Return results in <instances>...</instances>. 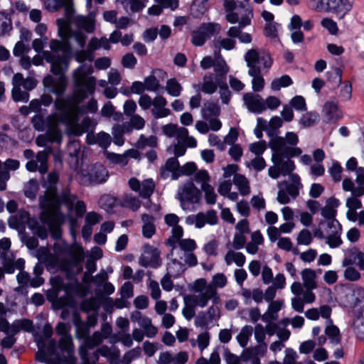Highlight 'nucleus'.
Returning <instances> with one entry per match:
<instances>
[{
	"mask_svg": "<svg viewBox=\"0 0 364 364\" xmlns=\"http://www.w3.org/2000/svg\"><path fill=\"white\" fill-rule=\"evenodd\" d=\"M38 188L39 187L37 180L34 178L30 179L24 186V196L28 198L33 199L36 196Z\"/></svg>",
	"mask_w": 364,
	"mask_h": 364,
	"instance_id": "c756f323",
	"label": "nucleus"
},
{
	"mask_svg": "<svg viewBox=\"0 0 364 364\" xmlns=\"http://www.w3.org/2000/svg\"><path fill=\"white\" fill-rule=\"evenodd\" d=\"M233 183L237 186L241 195L246 196L250 193L249 182L245 176L242 174H235Z\"/></svg>",
	"mask_w": 364,
	"mask_h": 364,
	"instance_id": "393cba45",
	"label": "nucleus"
},
{
	"mask_svg": "<svg viewBox=\"0 0 364 364\" xmlns=\"http://www.w3.org/2000/svg\"><path fill=\"white\" fill-rule=\"evenodd\" d=\"M41 220L46 225L54 240H59L62 236L61 225L64 223V215L60 209L43 210Z\"/></svg>",
	"mask_w": 364,
	"mask_h": 364,
	"instance_id": "423d86ee",
	"label": "nucleus"
},
{
	"mask_svg": "<svg viewBox=\"0 0 364 364\" xmlns=\"http://www.w3.org/2000/svg\"><path fill=\"white\" fill-rule=\"evenodd\" d=\"M85 259V254L81 247L70 251V258L63 262V269L66 271L68 277H75L82 272V263Z\"/></svg>",
	"mask_w": 364,
	"mask_h": 364,
	"instance_id": "1a4fd4ad",
	"label": "nucleus"
},
{
	"mask_svg": "<svg viewBox=\"0 0 364 364\" xmlns=\"http://www.w3.org/2000/svg\"><path fill=\"white\" fill-rule=\"evenodd\" d=\"M204 192V198L207 204L214 205L217 200V194L215 192L214 188L210 185H206L201 188Z\"/></svg>",
	"mask_w": 364,
	"mask_h": 364,
	"instance_id": "ea45409f",
	"label": "nucleus"
},
{
	"mask_svg": "<svg viewBox=\"0 0 364 364\" xmlns=\"http://www.w3.org/2000/svg\"><path fill=\"white\" fill-rule=\"evenodd\" d=\"M156 146L157 138L155 136H150L149 137H146L144 135L141 134L136 143V147L137 149H144L146 146L154 148L156 147Z\"/></svg>",
	"mask_w": 364,
	"mask_h": 364,
	"instance_id": "72a5a7b5",
	"label": "nucleus"
},
{
	"mask_svg": "<svg viewBox=\"0 0 364 364\" xmlns=\"http://www.w3.org/2000/svg\"><path fill=\"white\" fill-rule=\"evenodd\" d=\"M183 235V228L180 225H176L172 228L171 230V236L166 241V244L169 246L174 247L176 243L179 240H181V237Z\"/></svg>",
	"mask_w": 364,
	"mask_h": 364,
	"instance_id": "e433bc0d",
	"label": "nucleus"
},
{
	"mask_svg": "<svg viewBox=\"0 0 364 364\" xmlns=\"http://www.w3.org/2000/svg\"><path fill=\"white\" fill-rule=\"evenodd\" d=\"M223 6L228 12L225 18L229 23L238 22L241 26H247L251 23L253 11L248 4L235 0H224Z\"/></svg>",
	"mask_w": 364,
	"mask_h": 364,
	"instance_id": "20e7f679",
	"label": "nucleus"
},
{
	"mask_svg": "<svg viewBox=\"0 0 364 364\" xmlns=\"http://www.w3.org/2000/svg\"><path fill=\"white\" fill-rule=\"evenodd\" d=\"M302 153L301 149H285L284 151H272V161L279 167L282 175H289L294 169V162L290 159L299 156Z\"/></svg>",
	"mask_w": 364,
	"mask_h": 364,
	"instance_id": "39448f33",
	"label": "nucleus"
},
{
	"mask_svg": "<svg viewBox=\"0 0 364 364\" xmlns=\"http://www.w3.org/2000/svg\"><path fill=\"white\" fill-rule=\"evenodd\" d=\"M97 144L103 149H107L111 144V136L109 134L101 132L97 135Z\"/></svg>",
	"mask_w": 364,
	"mask_h": 364,
	"instance_id": "680f3d73",
	"label": "nucleus"
},
{
	"mask_svg": "<svg viewBox=\"0 0 364 364\" xmlns=\"http://www.w3.org/2000/svg\"><path fill=\"white\" fill-rule=\"evenodd\" d=\"M243 100L248 109L254 113L259 114L266 109L264 100L258 94L245 93Z\"/></svg>",
	"mask_w": 364,
	"mask_h": 364,
	"instance_id": "dca6fc26",
	"label": "nucleus"
},
{
	"mask_svg": "<svg viewBox=\"0 0 364 364\" xmlns=\"http://www.w3.org/2000/svg\"><path fill=\"white\" fill-rule=\"evenodd\" d=\"M120 294L122 299H130L134 296V286L130 282L124 283L120 289Z\"/></svg>",
	"mask_w": 364,
	"mask_h": 364,
	"instance_id": "774afa93",
	"label": "nucleus"
},
{
	"mask_svg": "<svg viewBox=\"0 0 364 364\" xmlns=\"http://www.w3.org/2000/svg\"><path fill=\"white\" fill-rule=\"evenodd\" d=\"M51 51L43 52L44 60L50 64L52 73H60L68 70L71 57V49L68 45L59 40L53 39L50 42Z\"/></svg>",
	"mask_w": 364,
	"mask_h": 364,
	"instance_id": "7ed1b4c3",
	"label": "nucleus"
},
{
	"mask_svg": "<svg viewBox=\"0 0 364 364\" xmlns=\"http://www.w3.org/2000/svg\"><path fill=\"white\" fill-rule=\"evenodd\" d=\"M219 23L210 22L203 23L196 31L192 32L191 43L196 46H202L206 41L220 31Z\"/></svg>",
	"mask_w": 364,
	"mask_h": 364,
	"instance_id": "6e6552de",
	"label": "nucleus"
},
{
	"mask_svg": "<svg viewBox=\"0 0 364 364\" xmlns=\"http://www.w3.org/2000/svg\"><path fill=\"white\" fill-rule=\"evenodd\" d=\"M73 81L75 89L72 97H68L66 99H56L54 102L55 109L65 112L66 117H70L71 111L75 112V109L78 111L79 105L95 91V79L87 75L83 65L79 66L73 72Z\"/></svg>",
	"mask_w": 364,
	"mask_h": 364,
	"instance_id": "f257e3e1",
	"label": "nucleus"
},
{
	"mask_svg": "<svg viewBox=\"0 0 364 364\" xmlns=\"http://www.w3.org/2000/svg\"><path fill=\"white\" fill-rule=\"evenodd\" d=\"M48 154L45 151H38L36 154V161L39 163L38 171L44 174L48 171Z\"/></svg>",
	"mask_w": 364,
	"mask_h": 364,
	"instance_id": "79ce46f5",
	"label": "nucleus"
},
{
	"mask_svg": "<svg viewBox=\"0 0 364 364\" xmlns=\"http://www.w3.org/2000/svg\"><path fill=\"white\" fill-rule=\"evenodd\" d=\"M124 205L131 208L133 211H136L141 206V201L132 195H127L124 198Z\"/></svg>",
	"mask_w": 364,
	"mask_h": 364,
	"instance_id": "052dcab7",
	"label": "nucleus"
},
{
	"mask_svg": "<svg viewBox=\"0 0 364 364\" xmlns=\"http://www.w3.org/2000/svg\"><path fill=\"white\" fill-rule=\"evenodd\" d=\"M2 265L4 271L7 274H13L15 269L23 270L24 269L25 260L22 258H18L17 260L14 261L12 259L4 257L2 258Z\"/></svg>",
	"mask_w": 364,
	"mask_h": 364,
	"instance_id": "aec40b11",
	"label": "nucleus"
},
{
	"mask_svg": "<svg viewBox=\"0 0 364 364\" xmlns=\"http://www.w3.org/2000/svg\"><path fill=\"white\" fill-rule=\"evenodd\" d=\"M202 193L194 184L192 180L185 182L178 190V199L181 203V207L184 209L183 203L188 202L190 203H198L200 201Z\"/></svg>",
	"mask_w": 364,
	"mask_h": 364,
	"instance_id": "9b49d317",
	"label": "nucleus"
},
{
	"mask_svg": "<svg viewBox=\"0 0 364 364\" xmlns=\"http://www.w3.org/2000/svg\"><path fill=\"white\" fill-rule=\"evenodd\" d=\"M97 102L95 99L91 98L87 105L84 107H80L78 111L75 109L76 113H95L97 110Z\"/></svg>",
	"mask_w": 364,
	"mask_h": 364,
	"instance_id": "bf43d9fd",
	"label": "nucleus"
},
{
	"mask_svg": "<svg viewBox=\"0 0 364 364\" xmlns=\"http://www.w3.org/2000/svg\"><path fill=\"white\" fill-rule=\"evenodd\" d=\"M318 115L314 112H306L300 119V123L304 127L313 126L318 121Z\"/></svg>",
	"mask_w": 364,
	"mask_h": 364,
	"instance_id": "49530a36",
	"label": "nucleus"
},
{
	"mask_svg": "<svg viewBox=\"0 0 364 364\" xmlns=\"http://www.w3.org/2000/svg\"><path fill=\"white\" fill-rule=\"evenodd\" d=\"M87 176L90 183L100 184L107 181L108 172L102 165L95 164Z\"/></svg>",
	"mask_w": 364,
	"mask_h": 364,
	"instance_id": "f3484780",
	"label": "nucleus"
},
{
	"mask_svg": "<svg viewBox=\"0 0 364 364\" xmlns=\"http://www.w3.org/2000/svg\"><path fill=\"white\" fill-rule=\"evenodd\" d=\"M11 95L12 98L15 102H27L29 97L27 92L21 91V87H13Z\"/></svg>",
	"mask_w": 364,
	"mask_h": 364,
	"instance_id": "0e129e2a",
	"label": "nucleus"
},
{
	"mask_svg": "<svg viewBox=\"0 0 364 364\" xmlns=\"http://www.w3.org/2000/svg\"><path fill=\"white\" fill-rule=\"evenodd\" d=\"M193 179L197 183L200 185L201 188L204 186L209 185L210 181V176L206 170H200L196 172Z\"/></svg>",
	"mask_w": 364,
	"mask_h": 364,
	"instance_id": "a18cd8bd",
	"label": "nucleus"
},
{
	"mask_svg": "<svg viewBox=\"0 0 364 364\" xmlns=\"http://www.w3.org/2000/svg\"><path fill=\"white\" fill-rule=\"evenodd\" d=\"M303 284L306 289H314L316 288V273L311 269H304L301 273Z\"/></svg>",
	"mask_w": 364,
	"mask_h": 364,
	"instance_id": "5701e85b",
	"label": "nucleus"
},
{
	"mask_svg": "<svg viewBox=\"0 0 364 364\" xmlns=\"http://www.w3.org/2000/svg\"><path fill=\"white\" fill-rule=\"evenodd\" d=\"M214 45L219 49L223 48L227 50H230L235 48V41L229 38H223L221 40H215Z\"/></svg>",
	"mask_w": 364,
	"mask_h": 364,
	"instance_id": "6e6d98bb",
	"label": "nucleus"
},
{
	"mask_svg": "<svg viewBox=\"0 0 364 364\" xmlns=\"http://www.w3.org/2000/svg\"><path fill=\"white\" fill-rule=\"evenodd\" d=\"M217 83L220 88L219 93L222 102L223 104L228 105L231 99L232 93L229 90L226 82H225L224 79H222L221 82L220 79H217Z\"/></svg>",
	"mask_w": 364,
	"mask_h": 364,
	"instance_id": "7c9ffc66",
	"label": "nucleus"
},
{
	"mask_svg": "<svg viewBox=\"0 0 364 364\" xmlns=\"http://www.w3.org/2000/svg\"><path fill=\"white\" fill-rule=\"evenodd\" d=\"M298 245H309L312 241V235L311 232L307 229L301 230L296 238Z\"/></svg>",
	"mask_w": 364,
	"mask_h": 364,
	"instance_id": "5fc2aeb1",
	"label": "nucleus"
},
{
	"mask_svg": "<svg viewBox=\"0 0 364 364\" xmlns=\"http://www.w3.org/2000/svg\"><path fill=\"white\" fill-rule=\"evenodd\" d=\"M325 334L330 340V343L333 345H338L341 343V336L339 328L334 326H327L325 329Z\"/></svg>",
	"mask_w": 364,
	"mask_h": 364,
	"instance_id": "a878e982",
	"label": "nucleus"
},
{
	"mask_svg": "<svg viewBox=\"0 0 364 364\" xmlns=\"http://www.w3.org/2000/svg\"><path fill=\"white\" fill-rule=\"evenodd\" d=\"M342 171L343 168L337 161H333L331 166L328 168V172L334 182H339L341 180Z\"/></svg>",
	"mask_w": 364,
	"mask_h": 364,
	"instance_id": "c03bdc74",
	"label": "nucleus"
},
{
	"mask_svg": "<svg viewBox=\"0 0 364 364\" xmlns=\"http://www.w3.org/2000/svg\"><path fill=\"white\" fill-rule=\"evenodd\" d=\"M74 323L76 326V330L78 334L82 338L89 337V328L85 323L82 322L78 314H74Z\"/></svg>",
	"mask_w": 364,
	"mask_h": 364,
	"instance_id": "4c0bfd02",
	"label": "nucleus"
},
{
	"mask_svg": "<svg viewBox=\"0 0 364 364\" xmlns=\"http://www.w3.org/2000/svg\"><path fill=\"white\" fill-rule=\"evenodd\" d=\"M323 112L328 122H336L341 117L338 105L333 102H326Z\"/></svg>",
	"mask_w": 364,
	"mask_h": 364,
	"instance_id": "412c9836",
	"label": "nucleus"
},
{
	"mask_svg": "<svg viewBox=\"0 0 364 364\" xmlns=\"http://www.w3.org/2000/svg\"><path fill=\"white\" fill-rule=\"evenodd\" d=\"M291 108H294L299 111H306V105L304 97L301 95H296L289 102V105Z\"/></svg>",
	"mask_w": 364,
	"mask_h": 364,
	"instance_id": "8fccbe9b",
	"label": "nucleus"
},
{
	"mask_svg": "<svg viewBox=\"0 0 364 364\" xmlns=\"http://www.w3.org/2000/svg\"><path fill=\"white\" fill-rule=\"evenodd\" d=\"M68 0H44L46 8L51 11H56L68 2Z\"/></svg>",
	"mask_w": 364,
	"mask_h": 364,
	"instance_id": "69168bd1",
	"label": "nucleus"
},
{
	"mask_svg": "<svg viewBox=\"0 0 364 364\" xmlns=\"http://www.w3.org/2000/svg\"><path fill=\"white\" fill-rule=\"evenodd\" d=\"M144 84L145 85L146 90L151 92H156L160 87L159 81L153 75L146 77L144 78Z\"/></svg>",
	"mask_w": 364,
	"mask_h": 364,
	"instance_id": "de8ad7c7",
	"label": "nucleus"
},
{
	"mask_svg": "<svg viewBox=\"0 0 364 364\" xmlns=\"http://www.w3.org/2000/svg\"><path fill=\"white\" fill-rule=\"evenodd\" d=\"M143 222L142 235L146 238H151L156 233L154 218L152 215L144 213L141 217Z\"/></svg>",
	"mask_w": 364,
	"mask_h": 364,
	"instance_id": "a211bd4d",
	"label": "nucleus"
},
{
	"mask_svg": "<svg viewBox=\"0 0 364 364\" xmlns=\"http://www.w3.org/2000/svg\"><path fill=\"white\" fill-rule=\"evenodd\" d=\"M185 265L181 262L173 259L171 263L168 264L167 271L174 277H177L185 270Z\"/></svg>",
	"mask_w": 364,
	"mask_h": 364,
	"instance_id": "58836bf2",
	"label": "nucleus"
},
{
	"mask_svg": "<svg viewBox=\"0 0 364 364\" xmlns=\"http://www.w3.org/2000/svg\"><path fill=\"white\" fill-rule=\"evenodd\" d=\"M112 129V134L114 135V143L117 146H122L124 141L123 138V134L125 132H129V129L127 128V124L124 123L122 126H114Z\"/></svg>",
	"mask_w": 364,
	"mask_h": 364,
	"instance_id": "c85d7f7f",
	"label": "nucleus"
},
{
	"mask_svg": "<svg viewBox=\"0 0 364 364\" xmlns=\"http://www.w3.org/2000/svg\"><path fill=\"white\" fill-rule=\"evenodd\" d=\"M166 90L172 97L180 96L183 87L176 78L168 79L166 85Z\"/></svg>",
	"mask_w": 364,
	"mask_h": 364,
	"instance_id": "bb28decb",
	"label": "nucleus"
},
{
	"mask_svg": "<svg viewBox=\"0 0 364 364\" xmlns=\"http://www.w3.org/2000/svg\"><path fill=\"white\" fill-rule=\"evenodd\" d=\"M267 149V143L264 140H261L250 144V151L257 156H261Z\"/></svg>",
	"mask_w": 364,
	"mask_h": 364,
	"instance_id": "09e8293b",
	"label": "nucleus"
},
{
	"mask_svg": "<svg viewBox=\"0 0 364 364\" xmlns=\"http://www.w3.org/2000/svg\"><path fill=\"white\" fill-rule=\"evenodd\" d=\"M245 60L249 68L248 74L250 75L260 74V63H262L264 68H269L272 65V60L268 53L259 55L255 49H250L245 53Z\"/></svg>",
	"mask_w": 364,
	"mask_h": 364,
	"instance_id": "0eeeda50",
	"label": "nucleus"
},
{
	"mask_svg": "<svg viewBox=\"0 0 364 364\" xmlns=\"http://www.w3.org/2000/svg\"><path fill=\"white\" fill-rule=\"evenodd\" d=\"M341 233L339 231H335V233H331L326 237V243L329 245L331 248H336L340 246L342 243L341 238Z\"/></svg>",
	"mask_w": 364,
	"mask_h": 364,
	"instance_id": "603ef678",
	"label": "nucleus"
},
{
	"mask_svg": "<svg viewBox=\"0 0 364 364\" xmlns=\"http://www.w3.org/2000/svg\"><path fill=\"white\" fill-rule=\"evenodd\" d=\"M293 81L291 78L287 75H284L279 78L274 79L271 83V88L272 90L277 91L281 89V87H289L292 85Z\"/></svg>",
	"mask_w": 364,
	"mask_h": 364,
	"instance_id": "473e14b6",
	"label": "nucleus"
},
{
	"mask_svg": "<svg viewBox=\"0 0 364 364\" xmlns=\"http://www.w3.org/2000/svg\"><path fill=\"white\" fill-rule=\"evenodd\" d=\"M92 120L90 117H84L80 124L73 126V132L77 136H80L85 132H87L91 127Z\"/></svg>",
	"mask_w": 364,
	"mask_h": 364,
	"instance_id": "c9c22d12",
	"label": "nucleus"
},
{
	"mask_svg": "<svg viewBox=\"0 0 364 364\" xmlns=\"http://www.w3.org/2000/svg\"><path fill=\"white\" fill-rule=\"evenodd\" d=\"M103 339H105V338L102 333L99 331H95L91 337H87L85 341L87 347L90 349H92L101 344Z\"/></svg>",
	"mask_w": 364,
	"mask_h": 364,
	"instance_id": "a19ab883",
	"label": "nucleus"
},
{
	"mask_svg": "<svg viewBox=\"0 0 364 364\" xmlns=\"http://www.w3.org/2000/svg\"><path fill=\"white\" fill-rule=\"evenodd\" d=\"M270 304L269 305L268 311L269 314L267 315H263L262 319L263 321H269L271 320H275L277 316L274 314H277L282 309L283 301H269Z\"/></svg>",
	"mask_w": 364,
	"mask_h": 364,
	"instance_id": "cd10ccee",
	"label": "nucleus"
},
{
	"mask_svg": "<svg viewBox=\"0 0 364 364\" xmlns=\"http://www.w3.org/2000/svg\"><path fill=\"white\" fill-rule=\"evenodd\" d=\"M67 70H65L60 73H53L55 75H58V77L54 82L50 92L57 96H61L65 92L67 87V79L65 74Z\"/></svg>",
	"mask_w": 364,
	"mask_h": 364,
	"instance_id": "4be33fe9",
	"label": "nucleus"
},
{
	"mask_svg": "<svg viewBox=\"0 0 364 364\" xmlns=\"http://www.w3.org/2000/svg\"><path fill=\"white\" fill-rule=\"evenodd\" d=\"M351 297L354 296L355 300H351L350 302L353 304L354 306H358L364 301V289L361 287H356L353 290H350Z\"/></svg>",
	"mask_w": 364,
	"mask_h": 364,
	"instance_id": "864d4df0",
	"label": "nucleus"
},
{
	"mask_svg": "<svg viewBox=\"0 0 364 364\" xmlns=\"http://www.w3.org/2000/svg\"><path fill=\"white\" fill-rule=\"evenodd\" d=\"M123 6L130 8L132 12H139L144 9V4L140 0H119Z\"/></svg>",
	"mask_w": 364,
	"mask_h": 364,
	"instance_id": "37998d69",
	"label": "nucleus"
},
{
	"mask_svg": "<svg viewBox=\"0 0 364 364\" xmlns=\"http://www.w3.org/2000/svg\"><path fill=\"white\" fill-rule=\"evenodd\" d=\"M325 225L327 228H329V230L326 228H324V231L327 235L335 233V231H339V233H341L342 232V226L337 220H321L319 223V226L324 227Z\"/></svg>",
	"mask_w": 364,
	"mask_h": 364,
	"instance_id": "2f4dec72",
	"label": "nucleus"
},
{
	"mask_svg": "<svg viewBox=\"0 0 364 364\" xmlns=\"http://www.w3.org/2000/svg\"><path fill=\"white\" fill-rule=\"evenodd\" d=\"M299 142L297 134L292 132L286 133L285 137L275 136L271 139L268 143V146L272 151H284L285 149H299L296 145Z\"/></svg>",
	"mask_w": 364,
	"mask_h": 364,
	"instance_id": "f8f14e48",
	"label": "nucleus"
},
{
	"mask_svg": "<svg viewBox=\"0 0 364 364\" xmlns=\"http://www.w3.org/2000/svg\"><path fill=\"white\" fill-rule=\"evenodd\" d=\"M200 112L204 119L218 117L220 113V107L218 102L208 101L204 102Z\"/></svg>",
	"mask_w": 364,
	"mask_h": 364,
	"instance_id": "6ab92c4d",
	"label": "nucleus"
},
{
	"mask_svg": "<svg viewBox=\"0 0 364 364\" xmlns=\"http://www.w3.org/2000/svg\"><path fill=\"white\" fill-rule=\"evenodd\" d=\"M129 188L139 192V196L143 198H149L155 189V183L151 178L144 180L141 183L136 178L133 177L129 180Z\"/></svg>",
	"mask_w": 364,
	"mask_h": 364,
	"instance_id": "ddd939ff",
	"label": "nucleus"
},
{
	"mask_svg": "<svg viewBox=\"0 0 364 364\" xmlns=\"http://www.w3.org/2000/svg\"><path fill=\"white\" fill-rule=\"evenodd\" d=\"M60 353L66 363L68 364H75L77 358L74 355V346L70 336H63L58 341Z\"/></svg>",
	"mask_w": 364,
	"mask_h": 364,
	"instance_id": "2eb2a0df",
	"label": "nucleus"
},
{
	"mask_svg": "<svg viewBox=\"0 0 364 364\" xmlns=\"http://www.w3.org/2000/svg\"><path fill=\"white\" fill-rule=\"evenodd\" d=\"M144 125L145 120L144 118L138 114H134L131 116L129 124H127V128L131 126L132 128L139 130L143 129Z\"/></svg>",
	"mask_w": 364,
	"mask_h": 364,
	"instance_id": "13d9d810",
	"label": "nucleus"
},
{
	"mask_svg": "<svg viewBox=\"0 0 364 364\" xmlns=\"http://www.w3.org/2000/svg\"><path fill=\"white\" fill-rule=\"evenodd\" d=\"M210 299H213L214 303L219 299L216 288L213 287L211 284L207 286L205 291L201 292L198 295H187L183 298L185 305L195 306V307L199 306L200 308L206 306Z\"/></svg>",
	"mask_w": 364,
	"mask_h": 364,
	"instance_id": "9d476101",
	"label": "nucleus"
},
{
	"mask_svg": "<svg viewBox=\"0 0 364 364\" xmlns=\"http://www.w3.org/2000/svg\"><path fill=\"white\" fill-rule=\"evenodd\" d=\"M343 70L340 68H335L332 71L326 72L328 81L334 80L336 85L338 86L342 83Z\"/></svg>",
	"mask_w": 364,
	"mask_h": 364,
	"instance_id": "3c124183",
	"label": "nucleus"
},
{
	"mask_svg": "<svg viewBox=\"0 0 364 364\" xmlns=\"http://www.w3.org/2000/svg\"><path fill=\"white\" fill-rule=\"evenodd\" d=\"M58 181L59 176L55 171L48 174L47 180L43 184L46 191L39 197V205L42 210L60 209L62 205H66L69 210L73 208L77 196L71 194L68 188L63 189L61 193L58 194Z\"/></svg>",
	"mask_w": 364,
	"mask_h": 364,
	"instance_id": "f03ea898",
	"label": "nucleus"
},
{
	"mask_svg": "<svg viewBox=\"0 0 364 364\" xmlns=\"http://www.w3.org/2000/svg\"><path fill=\"white\" fill-rule=\"evenodd\" d=\"M33 222L34 224H32L31 222L29 223L30 228L32 229L41 239L44 240L47 238L48 230L46 226L40 225L36 220Z\"/></svg>",
	"mask_w": 364,
	"mask_h": 364,
	"instance_id": "4d7b16f0",
	"label": "nucleus"
},
{
	"mask_svg": "<svg viewBox=\"0 0 364 364\" xmlns=\"http://www.w3.org/2000/svg\"><path fill=\"white\" fill-rule=\"evenodd\" d=\"M122 65L124 68L133 69L136 65L137 60L133 53H127L122 58Z\"/></svg>",
	"mask_w": 364,
	"mask_h": 364,
	"instance_id": "338daca9",
	"label": "nucleus"
},
{
	"mask_svg": "<svg viewBox=\"0 0 364 364\" xmlns=\"http://www.w3.org/2000/svg\"><path fill=\"white\" fill-rule=\"evenodd\" d=\"M67 151L69 156L75 161L78 163L79 154L80 152V144L78 141L74 140L70 141L68 144Z\"/></svg>",
	"mask_w": 364,
	"mask_h": 364,
	"instance_id": "f704fd0d",
	"label": "nucleus"
},
{
	"mask_svg": "<svg viewBox=\"0 0 364 364\" xmlns=\"http://www.w3.org/2000/svg\"><path fill=\"white\" fill-rule=\"evenodd\" d=\"M213 76V75L212 74L210 75V80H206L205 77L204 78V82L202 85V89H201L204 93L213 94L216 91L217 87L218 85L217 82H214L213 81V80H212Z\"/></svg>",
	"mask_w": 364,
	"mask_h": 364,
	"instance_id": "e2e57ef3",
	"label": "nucleus"
},
{
	"mask_svg": "<svg viewBox=\"0 0 364 364\" xmlns=\"http://www.w3.org/2000/svg\"><path fill=\"white\" fill-rule=\"evenodd\" d=\"M328 12L341 15L343 18L353 8L354 0H321Z\"/></svg>",
	"mask_w": 364,
	"mask_h": 364,
	"instance_id": "4468645a",
	"label": "nucleus"
},
{
	"mask_svg": "<svg viewBox=\"0 0 364 364\" xmlns=\"http://www.w3.org/2000/svg\"><path fill=\"white\" fill-rule=\"evenodd\" d=\"M214 71L216 73L215 81L217 82V79H220V82L222 79L226 80V75L229 71V68L226 64L225 60L222 58L217 59L215 60V63L213 65Z\"/></svg>",
	"mask_w": 364,
	"mask_h": 364,
	"instance_id": "b1692460",
	"label": "nucleus"
}]
</instances>
